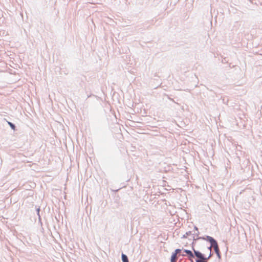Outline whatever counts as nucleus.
<instances>
[{
    "mask_svg": "<svg viewBox=\"0 0 262 262\" xmlns=\"http://www.w3.org/2000/svg\"><path fill=\"white\" fill-rule=\"evenodd\" d=\"M194 230L198 231V233L195 234L197 235L196 239H201L209 243L210 244H211V246H213L217 258L219 259H221L222 258V255L217 241L213 237L207 235L203 236H199L200 232L199 231V228L196 226H194Z\"/></svg>",
    "mask_w": 262,
    "mask_h": 262,
    "instance_id": "nucleus-1",
    "label": "nucleus"
},
{
    "mask_svg": "<svg viewBox=\"0 0 262 262\" xmlns=\"http://www.w3.org/2000/svg\"><path fill=\"white\" fill-rule=\"evenodd\" d=\"M199 239H196V238H195L194 236H193V241L191 244L192 250L193 252L190 250L185 249H183V252L186 253V254H185V256H187V257L189 259H190V260L194 257L195 251H199V250H195V249L194 248V246L196 244V241Z\"/></svg>",
    "mask_w": 262,
    "mask_h": 262,
    "instance_id": "nucleus-2",
    "label": "nucleus"
},
{
    "mask_svg": "<svg viewBox=\"0 0 262 262\" xmlns=\"http://www.w3.org/2000/svg\"><path fill=\"white\" fill-rule=\"evenodd\" d=\"M195 256L196 257L195 262H208L206 260V255L200 251H195Z\"/></svg>",
    "mask_w": 262,
    "mask_h": 262,
    "instance_id": "nucleus-3",
    "label": "nucleus"
},
{
    "mask_svg": "<svg viewBox=\"0 0 262 262\" xmlns=\"http://www.w3.org/2000/svg\"><path fill=\"white\" fill-rule=\"evenodd\" d=\"M184 248L182 249H176L173 252H172L170 257L177 259V257H179L180 256H185V255L184 254H180V252L182 251H183Z\"/></svg>",
    "mask_w": 262,
    "mask_h": 262,
    "instance_id": "nucleus-4",
    "label": "nucleus"
},
{
    "mask_svg": "<svg viewBox=\"0 0 262 262\" xmlns=\"http://www.w3.org/2000/svg\"><path fill=\"white\" fill-rule=\"evenodd\" d=\"M121 260L122 262H129L127 256L123 253L121 254Z\"/></svg>",
    "mask_w": 262,
    "mask_h": 262,
    "instance_id": "nucleus-5",
    "label": "nucleus"
},
{
    "mask_svg": "<svg viewBox=\"0 0 262 262\" xmlns=\"http://www.w3.org/2000/svg\"><path fill=\"white\" fill-rule=\"evenodd\" d=\"M7 121L8 124L9 125V126L12 130H13L14 131L16 130V126L15 125V124H14L13 123H12L11 122L8 121Z\"/></svg>",
    "mask_w": 262,
    "mask_h": 262,
    "instance_id": "nucleus-6",
    "label": "nucleus"
},
{
    "mask_svg": "<svg viewBox=\"0 0 262 262\" xmlns=\"http://www.w3.org/2000/svg\"><path fill=\"white\" fill-rule=\"evenodd\" d=\"M35 208H36L37 215L38 217L39 221L40 222L41 221V217H40V207H37L36 206H35Z\"/></svg>",
    "mask_w": 262,
    "mask_h": 262,
    "instance_id": "nucleus-7",
    "label": "nucleus"
},
{
    "mask_svg": "<svg viewBox=\"0 0 262 262\" xmlns=\"http://www.w3.org/2000/svg\"><path fill=\"white\" fill-rule=\"evenodd\" d=\"M192 231H189L188 232H186L185 234L183 235V236L181 237L182 238H186L188 236L192 235Z\"/></svg>",
    "mask_w": 262,
    "mask_h": 262,
    "instance_id": "nucleus-8",
    "label": "nucleus"
},
{
    "mask_svg": "<svg viewBox=\"0 0 262 262\" xmlns=\"http://www.w3.org/2000/svg\"><path fill=\"white\" fill-rule=\"evenodd\" d=\"M213 253L212 252H210V253L208 256H206V260L208 261V260L213 256Z\"/></svg>",
    "mask_w": 262,
    "mask_h": 262,
    "instance_id": "nucleus-9",
    "label": "nucleus"
},
{
    "mask_svg": "<svg viewBox=\"0 0 262 262\" xmlns=\"http://www.w3.org/2000/svg\"><path fill=\"white\" fill-rule=\"evenodd\" d=\"M170 262H176L177 259L173 258H170Z\"/></svg>",
    "mask_w": 262,
    "mask_h": 262,
    "instance_id": "nucleus-10",
    "label": "nucleus"
},
{
    "mask_svg": "<svg viewBox=\"0 0 262 262\" xmlns=\"http://www.w3.org/2000/svg\"><path fill=\"white\" fill-rule=\"evenodd\" d=\"M196 231H197L196 230H195ZM198 233V232H196V233ZM194 234H196V233H193L192 234V239L193 238V236H194L195 238H196L197 237V235L196 234L194 235Z\"/></svg>",
    "mask_w": 262,
    "mask_h": 262,
    "instance_id": "nucleus-11",
    "label": "nucleus"
},
{
    "mask_svg": "<svg viewBox=\"0 0 262 262\" xmlns=\"http://www.w3.org/2000/svg\"><path fill=\"white\" fill-rule=\"evenodd\" d=\"M213 247V246H211V244H210V246L207 247V249L208 250H210L211 251V248Z\"/></svg>",
    "mask_w": 262,
    "mask_h": 262,
    "instance_id": "nucleus-12",
    "label": "nucleus"
},
{
    "mask_svg": "<svg viewBox=\"0 0 262 262\" xmlns=\"http://www.w3.org/2000/svg\"><path fill=\"white\" fill-rule=\"evenodd\" d=\"M35 186H36V184H35V183H33L32 184V185H31V187H32V188H34V187H35Z\"/></svg>",
    "mask_w": 262,
    "mask_h": 262,
    "instance_id": "nucleus-13",
    "label": "nucleus"
},
{
    "mask_svg": "<svg viewBox=\"0 0 262 262\" xmlns=\"http://www.w3.org/2000/svg\"><path fill=\"white\" fill-rule=\"evenodd\" d=\"M179 262H182V258L180 259Z\"/></svg>",
    "mask_w": 262,
    "mask_h": 262,
    "instance_id": "nucleus-14",
    "label": "nucleus"
},
{
    "mask_svg": "<svg viewBox=\"0 0 262 262\" xmlns=\"http://www.w3.org/2000/svg\"><path fill=\"white\" fill-rule=\"evenodd\" d=\"M190 262H194L193 260L192 259H190Z\"/></svg>",
    "mask_w": 262,
    "mask_h": 262,
    "instance_id": "nucleus-15",
    "label": "nucleus"
},
{
    "mask_svg": "<svg viewBox=\"0 0 262 262\" xmlns=\"http://www.w3.org/2000/svg\"><path fill=\"white\" fill-rule=\"evenodd\" d=\"M119 190V189H117L116 190H115V191H118Z\"/></svg>",
    "mask_w": 262,
    "mask_h": 262,
    "instance_id": "nucleus-16",
    "label": "nucleus"
}]
</instances>
